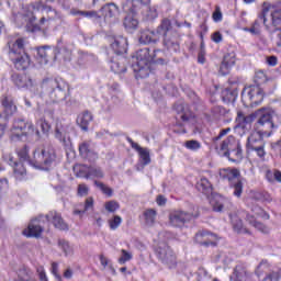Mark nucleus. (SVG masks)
Segmentation results:
<instances>
[{
	"label": "nucleus",
	"mask_w": 281,
	"mask_h": 281,
	"mask_svg": "<svg viewBox=\"0 0 281 281\" xmlns=\"http://www.w3.org/2000/svg\"><path fill=\"white\" fill-rule=\"evenodd\" d=\"M18 156L22 161H26L37 170H52L56 166V151L50 146L42 145L33 151V159H30V148L22 147L18 151Z\"/></svg>",
	"instance_id": "f257e3e1"
},
{
	"label": "nucleus",
	"mask_w": 281,
	"mask_h": 281,
	"mask_svg": "<svg viewBox=\"0 0 281 281\" xmlns=\"http://www.w3.org/2000/svg\"><path fill=\"white\" fill-rule=\"evenodd\" d=\"M161 49L150 53L149 48H142L136 52L135 61L132 65L135 74H138L139 78H148L150 74V63L156 65H165L166 59L159 57Z\"/></svg>",
	"instance_id": "f03ea898"
},
{
	"label": "nucleus",
	"mask_w": 281,
	"mask_h": 281,
	"mask_svg": "<svg viewBox=\"0 0 281 281\" xmlns=\"http://www.w3.org/2000/svg\"><path fill=\"white\" fill-rule=\"evenodd\" d=\"M9 58L13 63L18 71H25L30 67V55L25 53V42L23 38H18L8 43Z\"/></svg>",
	"instance_id": "7ed1b4c3"
},
{
	"label": "nucleus",
	"mask_w": 281,
	"mask_h": 281,
	"mask_svg": "<svg viewBox=\"0 0 281 281\" xmlns=\"http://www.w3.org/2000/svg\"><path fill=\"white\" fill-rule=\"evenodd\" d=\"M255 117L257 120V128H259L262 135L267 137H271V133H273V128H278L281 124V116L280 114L276 113V111L261 109L255 113Z\"/></svg>",
	"instance_id": "20e7f679"
},
{
	"label": "nucleus",
	"mask_w": 281,
	"mask_h": 281,
	"mask_svg": "<svg viewBox=\"0 0 281 281\" xmlns=\"http://www.w3.org/2000/svg\"><path fill=\"white\" fill-rule=\"evenodd\" d=\"M42 89H47L52 102H63L69 95V83L63 78L43 79Z\"/></svg>",
	"instance_id": "39448f33"
},
{
	"label": "nucleus",
	"mask_w": 281,
	"mask_h": 281,
	"mask_svg": "<svg viewBox=\"0 0 281 281\" xmlns=\"http://www.w3.org/2000/svg\"><path fill=\"white\" fill-rule=\"evenodd\" d=\"M221 179L228 181L232 189H234V196L240 199L243 195V181H240V171L236 168H226L220 170Z\"/></svg>",
	"instance_id": "423d86ee"
},
{
	"label": "nucleus",
	"mask_w": 281,
	"mask_h": 281,
	"mask_svg": "<svg viewBox=\"0 0 281 281\" xmlns=\"http://www.w3.org/2000/svg\"><path fill=\"white\" fill-rule=\"evenodd\" d=\"M164 23H167V29L160 33V37L162 36V45L169 52H179V34L172 32V22L169 19H164Z\"/></svg>",
	"instance_id": "0eeeda50"
},
{
	"label": "nucleus",
	"mask_w": 281,
	"mask_h": 281,
	"mask_svg": "<svg viewBox=\"0 0 281 281\" xmlns=\"http://www.w3.org/2000/svg\"><path fill=\"white\" fill-rule=\"evenodd\" d=\"M156 256L158 260L169 269H175V267H177V255L168 244L159 243L156 248Z\"/></svg>",
	"instance_id": "6e6552de"
},
{
	"label": "nucleus",
	"mask_w": 281,
	"mask_h": 281,
	"mask_svg": "<svg viewBox=\"0 0 281 281\" xmlns=\"http://www.w3.org/2000/svg\"><path fill=\"white\" fill-rule=\"evenodd\" d=\"M164 30H168V23L164 22V19H162L160 25L157 26L156 31H151V30L142 31L138 38L140 45H155L159 43V41L161 40V33L164 32Z\"/></svg>",
	"instance_id": "1a4fd4ad"
},
{
	"label": "nucleus",
	"mask_w": 281,
	"mask_h": 281,
	"mask_svg": "<svg viewBox=\"0 0 281 281\" xmlns=\"http://www.w3.org/2000/svg\"><path fill=\"white\" fill-rule=\"evenodd\" d=\"M243 102L250 101V104H260L265 100V93L260 86H249L245 88L241 92Z\"/></svg>",
	"instance_id": "9d476101"
},
{
	"label": "nucleus",
	"mask_w": 281,
	"mask_h": 281,
	"mask_svg": "<svg viewBox=\"0 0 281 281\" xmlns=\"http://www.w3.org/2000/svg\"><path fill=\"white\" fill-rule=\"evenodd\" d=\"M43 223H45V216L40 215L30 222L26 229L23 231V235L27 238H41L43 234Z\"/></svg>",
	"instance_id": "9b49d317"
},
{
	"label": "nucleus",
	"mask_w": 281,
	"mask_h": 281,
	"mask_svg": "<svg viewBox=\"0 0 281 281\" xmlns=\"http://www.w3.org/2000/svg\"><path fill=\"white\" fill-rule=\"evenodd\" d=\"M193 213L186 211H172L169 214V223L172 227H183L184 223H190L194 218Z\"/></svg>",
	"instance_id": "f8f14e48"
},
{
	"label": "nucleus",
	"mask_w": 281,
	"mask_h": 281,
	"mask_svg": "<svg viewBox=\"0 0 281 281\" xmlns=\"http://www.w3.org/2000/svg\"><path fill=\"white\" fill-rule=\"evenodd\" d=\"M12 133L15 137L34 135V124L32 122H25L23 119H15L13 121Z\"/></svg>",
	"instance_id": "ddd939ff"
},
{
	"label": "nucleus",
	"mask_w": 281,
	"mask_h": 281,
	"mask_svg": "<svg viewBox=\"0 0 281 281\" xmlns=\"http://www.w3.org/2000/svg\"><path fill=\"white\" fill-rule=\"evenodd\" d=\"M0 102L3 109L0 115H2L3 120L8 121L18 111L16 103H14V98H12V95L4 94L1 97Z\"/></svg>",
	"instance_id": "4468645a"
},
{
	"label": "nucleus",
	"mask_w": 281,
	"mask_h": 281,
	"mask_svg": "<svg viewBox=\"0 0 281 281\" xmlns=\"http://www.w3.org/2000/svg\"><path fill=\"white\" fill-rule=\"evenodd\" d=\"M13 83L19 87V89H29L30 91H36V80L31 79L27 75H12Z\"/></svg>",
	"instance_id": "2eb2a0df"
},
{
	"label": "nucleus",
	"mask_w": 281,
	"mask_h": 281,
	"mask_svg": "<svg viewBox=\"0 0 281 281\" xmlns=\"http://www.w3.org/2000/svg\"><path fill=\"white\" fill-rule=\"evenodd\" d=\"M216 240H218V236L207 231H201L196 233L194 237V241L198 243V245H203V247H216Z\"/></svg>",
	"instance_id": "dca6fc26"
},
{
	"label": "nucleus",
	"mask_w": 281,
	"mask_h": 281,
	"mask_svg": "<svg viewBox=\"0 0 281 281\" xmlns=\"http://www.w3.org/2000/svg\"><path fill=\"white\" fill-rule=\"evenodd\" d=\"M100 12L105 21L113 23L120 16V7L115 2H109L101 8Z\"/></svg>",
	"instance_id": "f3484780"
},
{
	"label": "nucleus",
	"mask_w": 281,
	"mask_h": 281,
	"mask_svg": "<svg viewBox=\"0 0 281 281\" xmlns=\"http://www.w3.org/2000/svg\"><path fill=\"white\" fill-rule=\"evenodd\" d=\"M55 137L65 146H70L71 137H69V125L57 122L55 127Z\"/></svg>",
	"instance_id": "a211bd4d"
},
{
	"label": "nucleus",
	"mask_w": 281,
	"mask_h": 281,
	"mask_svg": "<svg viewBox=\"0 0 281 281\" xmlns=\"http://www.w3.org/2000/svg\"><path fill=\"white\" fill-rule=\"evenodd\" d=\"M44 221H47V223L52 221L54 227H56V229H60L61 232H66L67 229H69V225H67L65 220H63V216L60 215V213L56 211L48 212L44 216Z\"/></svg>",
	"instance_id": "6ab92c4d"
},
{
	"label": "nucleus",
	"mask_w": 281,
	"mask_h": 281,
	"mask_svg": "<svg viewBox=\"0 0 281 281\" xmlns=\"http://www.w3.org/2000/svg\"><path fill=\"white\" fill-rule=\"evenodd\" d=\"M128 47V41L124 36L114 37L113 43H111V49L116 56H122L126 54Z\"/></svg>",
	"instance_id": "aec40b11"
},
{
	"label": "nucleus",
	"mask_w": 281,
	"mask_h": 281,
	"mask_svg": "<svg viewBox=\"0 0 281 281\" xmlns=\"http://www.w3.org/2000/svg\"><path fill=\"white\" fill-rule=\"evenodd\" d=\"M270 9V16L268 19L269 27H273L274 30H281V8H273L271 4H269Z\"/></svg>",
	"instance_id": "412c9836"
},
{
	"label": "nucleus",
	"mask_w": 281,
	"mask_h": 281,
	"mask_svg": "<svg viewBox=\"0 0 281 281\" xmlns=\"http://www.w3.org/2000/svg\"><path fill=\"white\" fill-rule=\"evenodd\" d=\"M239 216H240V218H245L246 221H248V223L250 225H252V227H255L256 229H258L262 234H269V232H270L269 227L267 225L256 221L254 215L248 214L247 212L243 211V212L239 213Z\"/></svg>",
	"instance_id": "4be33fe9"
},
{
	"label": "nucleus",
	"mask_w": 281,
	"mask_h": 281,
	"mask_svg": "<svg viewBox=\"0 0 281 281\" xmlns=\"http://www.w3.org/2000/svg\"><path fill=\"white\" fill-rule=\"evenodd\" d=\"M255 273L260 281H280V272H269L262 278L265 273V263H259L255 270Z\"/></svg>",
	"instance_id": "5701e85b"
},
{
	"label": "nucleus",
	"mask_w": 281,
	"mask_h": 281,
	"mask_svg": "<svg viewBox=\"0 0 281 281\" xmlns=\"http://www.w3.org/2000/svg\"><path fill=\"white\" fill-rule=\"evenodd\" d=\"M254 120H256V114L245 115L243 111H238L235 122L237 128H247V126H251Z\"/></svg>",
	"instance_id": "b1692460"
},
{
	"label": "nucleus",
	"mask_w": 281,
	"mask_h": 281,
	"mask_svg": "<svg viewBox=\"0 0 281 281\" xmlns=\"http://www.w3.org/2000/svg\"><path fill=\"white\" fill-rule=\"evenodd\" d=\"M270 5L268 3H263V8L261 13L258 15L256 21L254 22L252 26L257 27V30H260V26L266 25L267 30H269V19H267V14H269Z\"/></svg>",
	"instance_id": "393cba45"
},
{
	"label": "nucleus",
	"mask_w": 281,
	"mask_h": 281,
	"mask_svg": "<svg viewBox=\"0 0 281 281\" xmlns=\"http://www.w3.org/2000/svg\"><path fill=\"white\" fill-rule=\"evenodd\" d=\"M233 281H249L251 280V274L243 266H236L233 274L231 276Z\"/></svg>",
	"instance_id": "a878e982"
},
{
	"label": "nucleus",
	"mask_w": 281,
	"mask_h": 281,
	"mask_svg": "<svg viewBox=\"0 0 281 281\" xmlns=\"http://www.w3.org/2000/svg\"><path fill=\"white\" fill-rule=\"evenodd\" d=\"M240 146V140L236 139L234 136H228L221 144V150L224 153H232V150H236V148H239Z\"/></svg>",
	"instance_id": "bb28decb"
},
{
	"label": "nucleus",
	"mask_w": 281,
	"mask_h": 281,
	"mask_svg": "<svg viewBox=\"0 0 281 281\" xmlns=\"http://www.w3.org/2000/svg\"><path fill=\"white\" fill-rule=\"evenodd\" d=\"M91 122H93V114L89 111H85L77 117V124L80 126L81 131H89V124H91Z\"/></svg>",
	"instance_id": "cd10ccee"
},
{
	"label": "nucleus",
	"mask_w": 281,
	"mask_h": 281,
	"mask_svg": "<svg viewBox=\"0 0 281 281\" xmlns=\"http://www.w3.org/2000/svg\"><path fill=\"white\" fill-rule=\"evenodd\" d=\"M234 65H236V58L234 55H225L220 66V74L222 76H227V74H229V68L234 67Z\"/></svg>",
	"instance_id": "c85d7f7f"
},
{
	"label": "nucleus",
	"mask_w": 281,
	"mask_h": 281,
	"mask_svg": "<svg viewBox=\"0 0 281 281\" xmlns=\"http://www.w3.org/2000/svg\"><path fill=\"white\" fill-rule=\"evenodd\" d=\"M175 111L178 113V117L182 120V122H189L190 117H192V112L188 109L186 103H176L173 106Z\"/></svg>",
	"instance_id": "c756f323"
},
{
	"label": "nucleus",
	"mask_w": 281,
	"mask_h": 281,
	"mask_svg": "<svg viewBox=\"0 0 281 281\" xmlns=\"http://www.w3.org/2000/svg\"><path fill=\"white\" fill-rule=\"evenodd\" d=\"M111 69L114 74H124L126 71V59L125 57H119L111 59Z\"/></svg>",
	"instance_id": "7c9ffc66"
},
{
	"label": "nucleus",
	"mask_w": 281,
	"mask_h": 281,
	"mask_svg": "<svg viewBox=\"0 0 281 281\" xmlns=\"http://www.w3.org/2000/svg\"><path fill=\"white\" fill-rule=\"evenodd\" d=\"M196 190L205 194V196H210L213 192L212 183L206 178H201L196 183Z\"/></svg>",
	"instance_id": "2f4dec72"
},
{
	"label": "nucleus",
	"mask_w": 281,
	"mask_h": 281,
	"mask_svg": "<svg viewBox=\"0 0 281 281\" xmlns=\"http://www.w3.org/2000/svg\"><path fill=\"white\" fill-rule=\"evenodd\" d=\"M125 30L131 32V30H137V25H139V21L137 20V15L135 12L128 13L123 22Z\"/></svg>",
	"instance_id": "473e14b6"
},
{
	"label": "nucleus",
	"mask_w": 281,
	"mask_h": 281,
	"mask_svg": "<svg viewBox=\"0 0 281 281\" xmlns=\"http://www.w3.org/2000/svg\"><path fill=\"white\" fill-rule=\"evenodd\" d=\"M261 144H265L262 135H260V133L258 132H255L247 138L246 147L249 150L250 148H254L256 146H261Z\"/></svg>",
	"instance_id": "72a5a7b5"
},
{
	"label": "nucleus",
	"mask_w": 281,
	"mask_h": 281,
	"mask_svg": "<svg viewBox=\"0 0 281 281\" xmlns=\"http://www.w3.org/2000/svg\"><path fill=\"white\" fill-rule=\"evenodd\" d=\"M229 216L233 224V229L237 232V234H249V231L245 228L243 225V220L238 217V215L231 214Z\"/></svg>",
	"instance_id": "f704fd0d"
},
{
	"label": "nucleus",
	"mask_w": 281,
	"mask_h": 281,
	"mask_svg": "<svg viewBox=\"0 0 281 281\" xmlns=\"http://www.w3.org/2000/svg\"><path fill=\"white\" fill-rule=\"evenodd\" d=\"M224 157H228L229 161H233L234 164L243 161V146L231 151H224Z\"/></svg>",
	"instance_id": "c9c22d12"
},
{
	"label": "nucleus",
	"mask_w": 281,
	"mask_h": 281,
	"mask_svg": "<svg viewBox=\"0 0 281 281\" xmlns=\"http://www.w3.org/2000/svg\"><path fill=\"white\" fill-rule=\"evenodd\" d=\"M238 98V89L236 88H226L224 91H222V100L224 102H236V99Z\"/></svg>",
	"instance_id": "e433bc0d"
},
{
	"label": "nucleus",
	"mask_w": 281,
	"mask_h": 281,
	"mask_svg": "<svg viewBox=\"0 0 281 281\" xmlns=\"http://www.w3.org/2000/svg\"><path fill=\"white\" fill-rule=\"evenodd\" d=\"M143 216L145 218V225H147V227H153V225H155V221H157V211L154 209H147L144 211Z\"/></svg>",
	"instance_id": "4c0bfd02"
},
{
	"label": "nucleus",
	"mask_w": 281,
	"mask_h": 281,
	"mask_svg": "<svg viewBox=\"0 0 281 281\" xmlns=\"http://www.w3.org/2000/svg\"><path fill=\"white\" fill-rule=\"evenodd\" d=\"M76 177H80L83 179H89V170L90 167L87 165H75L72 168Z\"/></svg>",
	"instance_id": "58836bf2"
},
{
	"label": "nucleus",
	"mask_w": 281,
	"mask_h": 281,
	"mask_svg": "<svg viewBox=\"0 0 281 281\" xmlns=\"http://www.w3.org/2000/svg\"><path fill=\"white\" fill-rule=\"evenodd\" d=\"M57 245L65 256H74V247L67 239H58Z\"/></svg>",
	"instance_id": "ea45409f"
},
{
	"label": "nucleus",
	"mask_w": 281,
	"mask_h": 281,
	"mask_svg": "<svg viewBox=\"0 0 281 281\" xmlns=\"http://www.w3.org/2000/svg\"><path fill=\"white\" fill-rule=\"evenodd\" d=\"M225 199L221 195H215L210 200V204L212 205L214 212H223Z\"/></svg>",
	"instance_id": "a19ab883"
},
{
	"label": "nucleus",
	"mask_w": 281,
	"mask_h": 281,
	"mask_svg": "<svg viewBox=\"0 0 281 281\" xmlns=\"http://www.w3.org/2000/svg\"><path fill=\"white\" fill-rule=\"evenodd\" d=\"M104 178V171H102V168L91 166L88 173V179H103Z\"/></svg>",
	"instance_id": "79ce46f5"
},
{
	"label": "nucleus",
	"mask_w": 281,
	"mask_h": 281,
	"mask_svg": "<svg viewBox=\"0 0 281 281\" xmlns=\"http://www.w3.org/2000/svg\"><path fill=\"white\" fill-rule=\"evenodd\" d=\"M49 54H52V49L47 46H42L37 48V56L38 58H41L42 63H48L49 59H47L49 57Z\"/></svg>",
	"instance_id": "37998d69"
},
{
	"label": "nucleus",
	"mask_w": 281,
	"mask_h": 281,
	"mask_svg": "<svg viewBox=\"0 0 281 281\" xmlns=\"http://www.w3.org/2000/svg\"><path fill=\"white\" fill-rule=\"evenodd\" d=\"M250 210H251L252 214H255V216H259L260 218H263L265 221H269L270 216L259 205L252 204L250 206Z\"/></svg>",
	"instance_id": "c03bdc74"
},
{
	"label": "nucleus",
	"mask_w": 281,
	"mask_h": 281,
	"mask_svg": "<svg viewBox=\"0 0 281 281\" xmlns=\"http://www.w3.org/2000/svg\"><path fill=\"white\" fill-rule=\"evenodd\" d=\"M148 3H150V0H127V5L133 10H139L144 5H148Z\"/></svg>",
	"instance_id": "a18cd8bd"
},
{
	"label": "nucleus",
	"mask_w": 281,
	"mask_h": 281,
	"mask_svg": "<svg viewBox=\"0 0 281 281\" xmlns=\"http://www.w3.org/2000/svg\"><path fill=\"white\" fill-rule=\"evenodd\" d=\"M79 153L81 157H85V159H88V157H91L93 155V151L91 150V145L89 143H82L79 145Z\"/></svg>",
	"instance_id": "49530a36"
},
{
	"label": "nucleus",
	"mask_w": 281,
	"mask_h": 281,
	"mask_svg": "<svg viewBox=\"0 0 281 281\" xmlns=\"http://www.w3.org/2000/svg\"><path fill=\"white\" fill-rule=\"evenodd\" d=\"M13 172L16 179H21L26 172L25 165L23 162H14Z\"/></svg>",
	"instance_id": "de8ad7c7"
},
{
	"label": "nucleus",
	"mask_w": 281,
	"mask_h": 281,
	"mask_svg": "<svg viewBox=\"0 0 281 281\" xmlns=\"http://www.w3.org/2000/svg\"><path fill=\"white\" fill-rule=\"evenodd\" d=\"M138 155L143 161V166H148V164H150V150H148V148L140 149Z\"/></svg>",
	"instance_id": "09e8293b"
},
{
	"label": "nucleus",
	"mask_w": 281,
	"mask_h": 281,
	"mask_svg": "<svg viewBox=\"0 0 281 281\" xmlns=\"http://www.w3.org/2000/svg\"><path fill=\"white\" fill-rule=\"evenodd\" d=\"M37 126H40L43 135H48L49 131H52V125H49L45 119H40L37 121Z\"/></svg>",
	"instance_id": "8fccbe9b"
},
{
	"label": "nucleus",
	"mask_w": 281,
	"mask_h": 281,
	"mask_svg": "<svg viewBox=\"0 0 281 281\" xmlns=\"http://www.w3.org/2000/svg\"><path fill=\"white\" fill-rule=\"evenodd\" d=\"M94 186L100 188V190L103 192V194H106V196H113V189L109 188L106 184L95 180Z\"/></svg>",
	"instance_id": "3c124183"
},
{
	"label": "nucleus",
	"mask_w": 281,
	"mask_h": 281,
	"mask_svg": "<svg viewBox=\"0 0 281 281\" xmlns=\"http://www.w3.org/2000/svg\"><path fill=\"white\" fill-rule=\"evenodd\" d=\"M110 229L115 231L120 225H122V217L120 215H114L113 218L109 220Z\"/></svg>",
	"instance_id": "603ef678"
},
{
	"label": "nucleus",
	"mask_w": 281,
	"mask_h": 281,
	"mask_svg": "<svg viewBox=\"0 0 281 281\" xmlns=\"http://www.w3.org/2000/svg\"><path fill=\"white\" fill-rule=\"evenodd\" d=\"M15 19L19 21V19H22V21H25V22H27V21H30V22H32V21H34V12H32V11H27V12H21V13H19L16 16H15Z\"/></svg>",
	"instance_id": "864d4df0"
},
{
	"label": "nucleus",
	"mask_w": 281,
	"mask_h": 281,
	"mask_svg": "<svg viewBox=\"0 0 281 281\" xmlns=\"http://www.w3.org/2000/svg\"><path fill=\"white\" fill-rule=\"evenodd\" d=\"M255 82L258 87H260V85H265V82H267V75L265 74V71L259 70L256 72Z\"/></svg>",
	"instance_id": "5fc2aeb1"
},
{
	"label": "nucleus",
	"mask_w": 281,
	"mask_h": 281,
	"mask_svg": "<svg viewBox=\"0 0 281 281\" xmlns=\"http://www.w3.org/2000/svg\"><path fill=\"white\" fill-rule=\"evenodd\" d=\"M74 14H80V16H86L87 19H100L98 11H77Z\"/></svg>",
	"instance_id": "6e6d98bb"
},
{
	"label": "nucleus",
	"mask_w": 281,
	"mask_h": 281,
	"mask_svg": "<svg viewBox=\"0 0 281 281\" xmlns=\"http://www.w3.org/2000/svg\"><path fill=\"white\" fill-rule=\"evenodd\" d=\"M248 150H254V153H256L257 156L260 157V159H263L265 155H267V151H265V143L261 145H257L255 147H251Z\"/></svg>",
	"instance_id": "4d7b16f0"
},
{
	"label": "nucleus",
	"mask_w": 281,
	"mask_h": 281,
	"mask_svg": "<svg viewBox=\"0 0 281 281\" xmlns=\"http://www.w3.org/2000/svg\"><path fill=\"white\" fill-rule=\"evenodd\" d=\"M105 210L111 213L117 212V210H120V203L116 201H109L105 203Z\"/></svg>",
	"instance_id": "13d9d810"
},
{
	"label": "nucleus",
	"mask_w": 281,
	"mask_h": 281,
	"mask_svg": "<svg viewBox=\"0 0 281 281\" xmlns=\"http://www.w3.org/2000/svg\"><path fill=\"white\" fill-rule=\"evenodd\" d=\"M121 258L119 259L120 265H125L128 260L133 259V255L124 249L121 250Z\"/></svg>",
	"instance_id": "bf43d9fd"
},
{
	"label": "nucleus",
	"mask_w": 281,
	"mask_h": 281,
	"mask_svg": "<svg viewBox=\"0 0 281 281\" xmlns=\"http://www.w3.org/2000/svg\"><path fill=\"white\" fill-rule=\"evenodd\" d=\"M184 146L188 150H199V148H201V143H199V140H187Z\"/></svg>",
	"instance_id": "052dcab7"
},
{
	"label": "nucleus",
	"mask_w": 281,
	"mask_h": 281,
	"mask_svg": "<svg viewBox=\"0 0 281 281\" xmlns=\"http://www.w3.org/2000/svg\"><path fill=\"white\" fill-rule=\"evenodd\" d=\"M157 16H158L157 9L155 7H149L146 12L147 20L155 21V19H157Z\"/></svg>",
	"instance_id": "680f3d73"
},
{
	"label": "nucleus",
	"mask_w": 281,
	"mask_h": 281,
	"mask_svg": "<svg viewBox=\"0 0 281 281\" xmlns=\"http://www.w3.org/2000/svg\"><path fill=\"white\" fill-rule=\"evenodd\" d=\"M77 194L78 196H87V194H89V187H87V184H79Z\"/></svg>",
	"instance_id": "e2e57ef3"
},
{
	"label": "nucleus",
	"mask_w": 281,
	"mask_h": 281,
	"mask_svg": "<svg viewBox=\"0 0 281 281\" xmlns=\"http://www.w3.org/2000/svg\"><path fill=\"white\" fill-rule=\"evenodd\" d=\"M88 55L87 53L79 50L78 52V65L79 67H82L85 65V61L87 60Z\"/></svg>",
	"instance_id": "0e129e2a"
},
{
	"label": "nucleus",
	"mask_w": 281,
	"mask_h": 281,
	"mask_svg": "<svg viewBox=\"0 0 281 281\" xmlns=\"http://www.w3.org/2000/svg\"><path fill=\"white\" fill-rule=\"evenodd\" d=\"M5 126H8V121L0 115V138L3 137L5 133Z\"/></svg>",
	"instance_id": "69168bd1"
},
{
	"label": "nucleus",
	"mask_w": 281,
	"mask_h": 281,
	"mask_svg": "<svg viewBox=\"0 0 281 281\" xmlns=\"http://www.w3.org/2000/svg\"><path fill=\"white\" fill-rule=\"evenodd\" d=\"M85 212H89V210H93V198H88L85 202Z\"/></svg>",
	"instance_id": "338daca9"
},
{
	"label": "nucleus",
	"mask_w": 281,
	"mask_h": 281,
	"mask_svg": "<svg viewBox=\"0 0 281 281\" xmlns=\"http://www.w3.org/2000/svg\"><path fill=\"white\" fill-rule=\"evenodd\" d=\"M37 273L41 281H49L47 280V274H45V269L43 267L37 268Z\"/></svg>",
	"instance_id": "774afa93"
}]
</instances>
